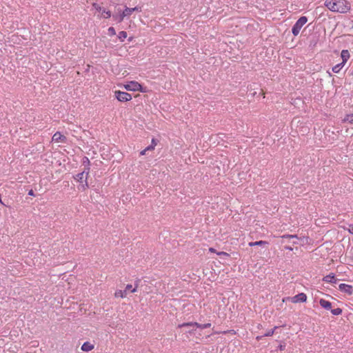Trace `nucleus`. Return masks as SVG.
I'll return each mask as SVG.
<instances>
[{
    "label": "nucleus",
    "mask_w": 353,
    "mask_h": 353,
    "mask_svg": "<svg viewBox=\"0 0 353 353\" xmlns=\"http://www.w3.org/2000/svg\"><path fill=\"white\" fill-rule=\"evenodd\" d=\"M152 144L154 145V147L157 144V140H156L155 139H152Z\"/></svg>",
    "instance_id": "nucleus-31"
},
{
    "label": "nucleus",
    "mask_w": 353,
    "mask_h": 353,
    "mask_svg": "<svg viewBox=\"0 0 353 353\" xmlns=\"http://www.w3.org/2000/svg\"><path fill=\"white\" fill-rule=\"evenodd\" d=\"M264 336H265L264 335H263V336H258L256 337V339H257L258 341H259V340H261V339L263 337H264Z\"/></svg>",
    "instance_id": "nucleus-36"
},
{
    "label": "nucleus",
    "mask_w": 353,
    "mask_h": 353,
    "mask_svg": "<svg viewBox=\"0 0 353 353\" xmlns=\"http://www.w3.org/2000/svg\"><path fill=\"white\" fill-rule=\"evenodd\" d=\"M285 345H280L278 347V348H279L281 351L285 349Z\"/></svg>",
    "instance_id": "nucleus-30"
},
{
    "label": "nucleus",
    "mask_w": 353,
    "mask_h": 353,
    "mask_svg": "<svg viewBox=\"0 0 353 353\" xmlns=\"http://www.w3.org/2000/svg\"><path fill=\"white\" fill-rule=\"evenodd\" d=\"M114 97L121 102H126L132 99V96L128 92L117 90L114 92Z\"/></svg>",
    "instance_id": "nucleus-3"
},
{
    "label": "nucleus",
    "mask_w": 353,
    "mask_h": 353,
    "mask_svg": "<svg viewBox=\"0 0 353 353\" xmlns=\"http://www.w3.org/2000/svg\"><path fill=\"white\" fill-rule=\"evenodd\" d=\"M319 304L322 307H323L325 310H330L332 308V303L330 301H326L323 299H320Z\"/></svg>",
    "instance_id": "nucleus-12"
},
{
    "label": "nucleus",
    "mask_w": 353,
    "mask_h": 353,
    "mask_svg": "<svg viewBox=\"0 0 353 353\" xmlns=\"http://www.w3.org/2000/svg\"><path fill=\"white\" fill-rule=\"evenodd\" d=\"M137 285H138V284H137V283H136V285H135V288H133L132 290H131V292H136V291H137Z\"/></svg>",
    "instance_id": "nucleus-34"
},
{
    "label": "nucleus",
    "mask_w": 353,
    "mask_h": 353,
    "mask_svg": "<svg viewBox=\"0 0 353 353\" xmlns=\"http://www.w3.org/2000/svg\"><path fill=\"white\" fill-rule=\"evenodd\" d=\"M115 297L123 298L126 296V290H117L114 294Z\"/></svg>",
    "instance_id": "nucleus-19"
},
{
    "label": "nucleus",
    "mask_w": 353,
    "mask_h": 353,
    "mask_svg": "<svg viewBox=\"0 0 353 353\" xmlns=\"http://www.w3.org/2000/svg\"><path fill=\"white\" fill-rule=\"evenodd\" d=\"M210 252H214V249L211 248H210Z\"/></svg>",
    "instance_id": "nucleus-37"
},
{
    "label": "nucleus",
    "mask_w": 353,
    "mask_h": 353,
    "mask_svg": "<svg viewBox=\"0 0 353 353\" xmlns=\"http://www.w3.org/2000/svg\"><path fill=\"white\" fill-rule=\"evenodd\" d=\"M341 57L343 60V61L341 63L345 64L347 62V61L348 60V59L350 58V53H349L348 50H343L341 53Z\"/></svg>",
    "instance_id": "nucleus-13"
},
{
    "label": "nucleus",
    "mask_w": 353,
    "mask_h": 353,
    "mask_svg": "<svg viewBox=\"0 0 353 353\" xmlns=\"http://www.w3.org/2000/svg\"><path fill=\"white\" fill-rule=\"evenodd\" d=\"M350 232L353 234V229L352 230H350Z\"/></svg>",
    "instance_id": "nucleus-39"
},
{
    "label": "nucleus",
    "mask_w": 353,
    "mask_h": 353,
    "mask_svg": "<svg viewBox=\"0 0 353 353\" xmlns=\"http://www.w3.org/2000/svg\"><path fill=\"white\" fill-rule=\"evenodd\" d=\"M344 65L345 64H343V63H339V64L334 65L332 68V71L334 73H339L340 72V70L342 69V68L343 67Z\"/></svg>",
    "instance_id": "nucleus-18"
},
{
    "label": "nucleus",
    "mask_w": 353,
    "mask_h": 353,
    "mask_svg": "<svg viewBox=\"0 0 353 353\" xmlns=\"http://www.w3.org/2000/svg\"><path fill=\"white\" fill-rule=\"evenodd\" d=\"M154 148V145L151 144L150 145L148 146L145 149L146 150H152Z\"/></svg>",
    "instance_id": "nucleus-28"
},
{
    "label": "nucleus",
    "mask_w": 353,
    "mask_h": 353,
    "mask_svg": "<svg viewBox=\"0 0 353 353\" xmlns=\"http://www.w3.org/2000/svg\"><path fill=\"white\" fill-rule=\"evenodd\" d=\"M249 246L253 247V246H263L268 245V242L265 241H254V242H250L248 243Z\"/></svg>",
    "instance_id": "nucleus-15"
},
{
    "label": "nucleus",
    "mask_w": 353,
    "mask_h": 353,
    "mask_svg": "<svg viewBox=\"0 0 353 353\" xmlns=\"http://www.w3.org/2000/svg\"><path fill=\"white\" fill-rule=\"evenodd\" d=\"M119 14H113V18L118 22H122L126 16L123 15V11L118 10Z\"/></svg>",
    "instance_id": "nucleus-16"
},
{
    "label": "nucleus",
    "mask_w": 353,
    "mask_h": 353,
    "mask_svg": "<svg viewBox=\"0 0 353 353\" xmlns=\"http://www.w3.org/2000/svg\"><path fill=\"white\" fill-rule=\"evenodd\" d=\"M134 11L137 12H141L142 8L141 6H136L134 8H129L127 6H125V10L123 11V15L129 17L132 14V13Z\"/></svg>",
    "instance_id": "nucleus-8"
},
{
    "label": "nucleus",
    "mask_w": 353,
    "mask_h": 353,
    "mask_svg": "<svg viewBox=\"0 0 353 353\" xmlns=\"http://www.w3.org/2000/svg\"><path fill=\"white\" fill-rule=\"evenodd\" d=\"M284 248L288 250H292V248L288 245H285Z\"/></svg>",
    "instance_id": "nucleus-33"
},
{
    "label": "nucleus",
    "mask_w": 353,
    "mask_h": 353,
    "mask_svg": "<svg viewBox=\"0 0 353 353\" xmlns=\"http://www.w3.org/2000/svg\"><path fill=\"white\" fill-rule=\"evenodd\" d=\"M339 289L340 291L347 294L348 295H352L353 294V287L350 285L345 283H341L339 285Z\"/></svg>",
    "instance_id": "nucleus-5"
},
{
    "label": "nucleus",
    "mask_w": 353,
    "mask_h": 353,
    "mask_svg": "<svg viewBox=\"0 0 353 353\" xmlns=\"http://www.w3.org/2000/svg\"><path fill=\"white\" fill-rule=\"evenodd\" d=\"M85 159L86 161L88 162V163H89V162H90L89 159L87 157H85Z\"/></svg>",
    "instance_id": "nucleus-38"
},
{
    "label": "nucleus",
    "mask_w": 353,
    "mask_h": 353,
    "mask_svg": "<svg viewBox=\"0 0 353 353\" xmlns=\"http://www.w3.org/2000/svg\"><path fill=\"white\" fill-rule=\"evenodd\" d=\"M88 172H87V173H86L85 181V184H83V185H81V188H82V189H83V190H85L86 188H88V182H87V177H88Z\"/></svg>",
    "instance_id": "nucleus-26"
},
{
    "label": "nucleus",
    "mask_w": 353,
    "mask_h": 353,
    "mask_svg": "<svg viewBox=\"0 0 353 353\" xmlns=\"http://www.w3.org/2000/svg\"><path fill=\"white\" fill-rule=\"evenodd\" d=\"M127 36L128 34L125 31H121L119 33L118 37L121 41H123L127 37Z\"/></svg>",
    "instance_id": "nucleus-21"
},
{
    "label": "nucleus",
    "mask_w": 353,
    "mask_h": 353,
    "mask_svg": "<svg viewBox=\"0 0 353 353\" xmlns=\"http://www.w3.org/2000/svg\"><path fill=\"white\" fill-rule=\"evenodd\" d=\"M180 327L182 328L183 327ZM185 327L188 328L186 332H188L189 333H192V332L195 330V327Z\"/></svg>",
    "instance_id": "nucleus-27"
},
{
    "label": "nucleus",
    "mask_w": 353,
    "mask_h": 353,
    "mask_svg": "<svg viewBox=\"0 0 353 353\" xmlns=\"http://www.w3.org/2000/svg\"><path fill=\"white\" fill-rule=\"evenodd\" d=\"M281 238L283 239H298V236L297 235L294 234V235H291V234H284L281 236Z\"/></svg>",
    "instance_id": "nucleus-23"
},
{
    "label": "nucleus",
    "mask_w": 353,
    "mask_h": 353,
    "mask_svg": "<svg viewBox=\"0 0 353 353\" xmlns=\"http://www.w3.org/2000/svg\"><path fill=\"white\" fill-rule=\"evenodd\" d=\"M108 34L111 36L115 35L116 34L115 29L113 27H110L108 28Z\"/></svg>",
    "instance_id": "nucleus-25"
},
{
    "label": "nucleus",
    "mask_w": 353,
    "mask_h": 353,
    "mask_svg": "<svg viewBox=\"0 0 353 353\" xmlns=\"http://www.w3.org/2000/svg\"><path fill=\"white\" fill-rule=\"evenodd\" d=\"M323 281L327 283H336L339 280L336 279L334 274L330 273V274L324 276Z\"/></svg>",
    "instance_id": "nucleus-11"
},
{
    "label": "nucleus",
    "mask_w": 353,
    "mask_h": 353,
    "mask_svg": "<svg viewBox=\"0 0 353 353\" xmlns=\"http://www.w3.org/2000/svg\"><path fill=\"white\" fill-rule=\"evenodd\" d=\"M132 288V285L128 284L126 285L125 289L124 290L127 291V290H131Z\"/></svg>",
    "instance_id": "nucleus-29"
},
{
    "label": "nucleus",
    "mask_w": 353,
    "mask_h": 353,
    "mask_svg": "<svg viewBox=\"0 0 353 353\" xmlns=\"http://www.w3.org/2000/svg\"><path fill=\"white\" fill-rule=\"evenodd\" d=\"M179 327H198L201 330H203L211 326V323H205V324H199L198 323H184L183 324L179 325Z\"/></svg>",
    "instance_id": "nucleus-4"
},
{
    "label": "nucleus",
    "mask_w": 353,
    "mask_h": 353,
    "mask_svg": "<svg viewBox=\"0 0 353 353\" xmlns=\"http://www.w3.org/2000/svg\"><path fill=\"white\" fill-rule=\"evenodd\" d=\"M92 7L94 8L97 11L102 12L103 13H105V15L103 16L104 18L108 19L111 17L110 11L106 10L105 8H101L97 3H93Z\"/></svg>",
    "instance_id": "nucleus-9"
},
{
    "label": "nucleus",
    "mask_w": 353,
    "mask_h": 353,
    "mask_svg": "<svg viewBox=\"0 0 353 353\" xmlns=\"http://www.w3.org/2000/svg\"><path fill=\"white\" fill-rule=\"evenodd\" d=\"M52 141L54 142H63L65 143L66 141V137L61 134L59 132H57L54 134L52 137Z\"/></svg>",
    "instance_id": "nucleus-10"
},
{
    "label": "nucleus",
    "mask_w": 353,
    "mask_h": 353,
    "mask_svg": "<svg viewBox=\"0 0 353 353\" xmlns=\"http://www.w3.org/2000/svg\"><path fill=\"white\" fill-rule=\"evenodd\" d=\"M325 6L331 11L340 13H347L351 6L347 0H326Z\"/></svg>",
    "instance_id": "nucleus-1"
},
{
    "label": "nucleus",
    "mask_w": 353,
    "mask_h": 353,
    "mask_svg": "<svg viewBox=\"0 0 353 353\" xmlns=\"http://www.w3.org/2000/svg\"><path fill=\"white\" fill-rule=\"evenodd\" d=\"M278 327L277 326H275L273 329L272 330H270L269 331H268L266 333L264 334V336H272L274 334V332L275 331L276 329H277Z\"/></svg>",
    "instance_id": "nucleus-24"
},
{
    "label": "nucleus",
    "mask_w": 353,
    "mask_h": 353,
    "mask_svg": "<svg viewBox=\"0 0 353 353\" xmlns=\"http://www.w3.org/2000/svg\"><path fill=\"white\" fill-rule=\"evenodd\" d=\"M307 18L305 16L301 17L295 23L292 28V32L294 36H297L301 28L307 23Z\"/></svg>",
    "instance_id": "nucleus-2"
},
{
    "label": "nucleus",
    "mask_w": 353,
    "mask_h": 353,
    "mask_svg": "<svg viewBox=\"0 0 353 353\" xmlns=\"http://www.w3.org/2000/svg\"><path fill=\"white\" fill-rule=\"evenodd\" d=\"M93 348L94 345L88 341L85 342L81 346V350L84 352H89L92 350Z\"/></svg>",
    "instance_id": "nucleus-14"
},
{
    "label": "nucleus",
    "mask_w": 353,
    "mask_h": 353,
    "mask_svg": "<svg viewBox=\"0 0 353 353\" xmlns=\"http://www.w3.org/2000/svg\"><path fill=\"white\" fill-rule=\"evenodd\" d=\"M28 195L30 196H34V191L32 190H30L29 192H28Z\"/></svg>",
    "instance_id": "nucleus-32"
},
{
    "label": "nucleus",
    "mask_w": 353,
    "mask_h": 353,
    "mask_svg": "<svg viewBox=\"0 0 353 353\" xmlns=\"http://www.w3.org/2000/svg\"><path fill=\"white\" fill-rule=\"evenodd\" d=\"M343 121L353 124V114H347L343 119Z\"/></svg>",
    "instance_id": "nucleus-17"
},
{
    "label": "nucleus",
    "mask_w": 353,
    "mask_h": 353,
    "mask_svg": "<svg viewBox=\"0 0 353 353\" xmlns=\"http://www.w3.org/2000/svg\"><path fill=\"white\" fill-rule=\"evenodd\" d=\"M146 151H147V150H146V149H144L143 150H142V151L140 152L141 155H144V154H145V152H146Z\"/></svg>",
    "instance_id": "nucleus-35"
},
{
    "label": "nucleus",
    "mask_w": 353,
    "mask_h": 353,
    "mask_svg": "<svg viewBox=\"0 0 353 353\" xmlns=\"http://www.w3.org/2000/svg\"><path fill=\"white\" fill-rule=\"evenodd\" d=\"M84 173L85 172H80V173H78L75 176H74V179L79 181V182H83V179L84 178Z\"/></svg>",
    "instance_id": "nucleus-20"
},
{
    "label": "nucleus",
    "mask_w": 353,
    "mask_h": 353,
    "mask_svg": "<svg viewBox=\"0 0 353 353\" xmlns=\"http://www.w3.org/2000/svg\"><path fill=\"white\" fill-rule=\"evenodd\" d=\"M125 88L128 90L138 91L141 90L142 86L138 82L132 81L130 83L125 85Z\"/></svg>",
    "instance_id": "nucleus-7"
},
{
    "label": "nucleus",
    "mask_w": 353,
    "mask_h": 353,
    "mask_svg": "<svg viewBox=\"0 0 353 353\" xmlns=\"http://www.w3.org/2000/svg\"><path fill=\"white\" fill-rule=\"evenodd\" d=\"M331 313L333 315L338 316V315L341 314L342 310L341 308H339V307H337L336 309H332V310H331Z\"/></svg>",
    "instance_id": "nucleus-22"
},
{
    "label": "nucleus",
    "mask_w": 353,
    "mask_h": 353,
    "mask_svg": "<svg viewBox=\"0 0 353 353\" xmlns=\"http://www.w3.org/2000/svg\"><path fill=\"white\" fill-rule=\"evenodd\" d=\"M293 303H304L307 301V296L305 293H299L291 298Z\"/></svg>",
    "instance_id": "nucleus-6"
}]
</instances>
